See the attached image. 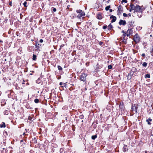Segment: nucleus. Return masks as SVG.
Listing matches in <instances>:
<instances>
[{"instance_id": "43", "label": "nucleus", "mask_w": 153, "mask_h": 153, "mask_svg": "<svg viewBox=\"0 0 153 153\" xmlns=\"http://www.w3.org/2000/svg\"><path fill=\"white\" fill-rule=\"evenodd\" d=\"M108 1H110V0H108Z\"/></svg>"}, {"instance_id": "5", "label": "nucleus", "mask_w": 153, "mask_h": 153, "mask_svg": "<svg viewBox=\"0 0 153 153\" xmlns=\"http://www.w3.org/2000/svg\"><path fill=\"white\" fill-rule=\"evenodd\" d=\"M132 33L133 30L131 29H128L127 31V36H129L131 35L132 34Z\"/></svg>"}, {"instance_id": "12", "label": "nucleus", "mask_w": 153, "mask_h": 153, "mask_svg": "<svg viewBox=\"0 0 153 153\" xmlns=\"http://www.w3.org/2000/svg\"><path fill=\"white\" fill-rule=\"evenodd\" d=\"M131 71L132 72H132V74H133L136 71V68L134 67L132 68Z\"/></svg>"}, {"instance_id": "6", "label": "nucleus", "mask_w": 153, "mask_h": 153, "mask_svg": "<svg viewBox=\"0 0 153 153\" xmlns=\"http://www.w3.org/2000/svg\"><path fill=\"white\" fill-rule=\"evenodd\" d=\"M137 105L134 104V105H133L131 109L132 111H134L135 113H136L137 112Z\"/></svg>"}, {"instance_id": "13", "label": "nucleus", "mask_w": 153, "mask_h": 153, "mask_svg": "<svg viewBox=\"0 0 153 153\" xmlns=\"http://www.w3.org/2000/svg\"><path fill=\"white\" fill-rule=\"evenodd\" d=\"M146 121V122H147L148 124L149 125H150L151 123H150V122L152 121V119H151L150 118H149Z\"/></svg>"}, {"instance_id": "18", "label": "nucleus", "mask_w": 153, "mask_h": 153, "mask_svg": "<svg viewBox=\"0 0 153 153\" xmlns=\"http://www.w3.org/2000/svg\"><path fill=\"white\" fill-rule=\"evenodd\" d=\"M112 27V25H111V24H110L108 27V29L109 30H111V29Z\"/></svg>"}, {"instance_id": "16", "label": "nucleus", "mask_w": 153, "mask_h": 153, "mask_svg": "<svg viewBox=\"0 0 153 153\" xmlns=\"http://www.w3.org/2000/svg\"><path fill=\"white\" fill-rule=\"evenodd\" d=\"M0 127L1 128L5 127V123L4 122H2V124H1L0 125Z\"/></svg>"}, {"instance_id": "19", "label": "nucleus", "mask_w": 153, "mask_h": 153, "mask_svg": "<svg viewBox=\"0 0 153 153\" xmlns=\"http://www.w3.org/2000/svg\"><path fill=\"white\" fill-rule=\"evenodd\" d=\"M118 10L119 11H121L123 10V8L121 6H119L118 7Z\"/></svg>"}, {"instance_id": "32", "label": "nucleus", "mask_w": 153, "mask_h": 153, "mask_svg": "<svg viewBox=\"0 0 153 153\" xmlns=\"http://www.w3.org/2000/svg\"><path fill=\"white\" fill-rule=\"evenodd\" d=\"M9 4L10 6H12V1H9Z\"/></svg>"}, {"instance_id": "31", "label": "nucleus", "mask_w": 153, "mask_h": 153, "mask_svg": "<svg viewBox=\"0 0 153 153\" xmlns=\"http://www.w3.org/2000/svg\"><path fill=\"white\" fill-rule=\"evenodd\" d=\"M151 55L153 56V47L152 51L151 52Z\"/></svg>"}, {"instance_id": "7", "label": "nucleus", "mask_w": 153, "mask_h": 153, "mask_svg": "<svg viewBox=\"0 0 153 153\" xmlns=\"http://www.w3.org/2000/svg\"><path fill=\"white\" fill-rule=\"evenodd\" d=\"M126 21L125 20H120L119 24V25H125L126 24Z\"/></svg>"}, {"instance_id": "23", "label": "nucleus", "mask_w": 153, "mask_h": 153, "mask_svg": "<svg viewBox=\"0 0 153 153\" xmlns=\"http://www.w3.org/2000/svg\"><path fill=\"white\" fill-rule=\"evenodd\" d=\"M58 70L59 71H62V67L58 65Z\"/></svg>"}, {"instance_id": "14", "label": "nucleus", "mask_w": 153, "mask_h": 153, "mask_svg": "<svg viewBox=\"0 0 153 153\" xmlns=\"http://www.w3.org/2000/svg\"><path fill=\"white\" fill-rule=\"evenodd\" d=\"M60 85H62V86L63 87H66V83H63L62 82H60L59 84Z\"/></svg>"}, {"instance_id": "20", "label": "nucleus", "mask_w": 153, "mask_h": 153, "mask_svg": "<svg viewBox=\"0 0 153 153\" xmlns=\"http://www.w3.org/2000/svg\"><path fill=\"white\" fill-rule=\"evenodd\" d=\"M97 137V135H93L91 137V138L93 140H94Z\"/></svg>"}, {"instance_id": "27", "label": "nucleus", "mask_w": 153, "mask_h": 153, "mask_svg": "<svg viewBox=\"0 0 153 153\" xmlns=\"http://www.w3.org/2000/svg\"><path fill=\"white\" fill-rule=\"evenodd\" d=\"M108 68L109 69H111V68H112V65H108Z\"/></svg>"}, {"instance_id": "4", "label": "nucleus", "mask_w": 153, "mask_h": 153, "mask_svg": "<svg viewBox=\"0 0 153 153\" xmlns=\"http://www.w3.org/2000/svg\"><path fill=\"white\" fill-rule=\"evenodd\" d=\"M87 76L86 74L85 73L82 74L81 75L80 79L81 81H84L86 80V77Z\"/></svg>"}, {"instance_id": "11", "label": "nucleus", "mask_w": 153, "mask_h": 153, "mask_svg": "<svg viewBox=\"0 0 153 153\" xmlns=\"http://www.w3.org/2000/svg\"><path fill=\"white\" fill-rule=\"evenodd\" d=\"M127 145H124L123 148V151L124 152H125L127 150Z\"/></svg>"}, {"instance_id": "25", "label": "nucleus", "mask_w": 153, "mask_h": 153, "mask_svg": "<svg viewBox=\"0 0 153 153\" xmlns=\"http://www.w3.org/2000/svg\"><path fill=\"white\" fill-rule=\"evenodd\" d=\"M34 101L36 103H38L39 102V100L37 99H36L34 100Z\"/></svg>"}, {"instance_id": "17", "label": "nucleus", "mask_w": 153, "mask_h": 153, "mask_svg": "<svg viewBox=\"0 0 153 153\" xmlns=\"http://www.w3.org/2000/svg\"><path fill=\"white\" fill-rule=\"evenodd\" d=\"M36 59V56L35 54H33V60H35Z\"/></svg>"}, {"instance_id": "40", "label": "nucleus", "mask_w": 153, "mask_h": 153, "mask_svg": "<svg viewBox=\"0 0 153 153\" xmlns=\"http://www.w3.org/2000/svg\"><path fill=\"white\" fill-rule=\"evenodd\" d=\"M69 7H70V5H68L67 6V8H69Z\"/></svg>"}, {"instance_id": "8", "label": "nucleus", "mask_w": 153, "mask_h": 153, "mask_svg": "<svg viewBox=\"0 0 153 153\" xmlns=\"http://www.w3.org/2000/svg\"><path fill=\"white\" fill-rule=\"evenodd\" d=\"M97 18L99 19H102V13H99L97 15Z\"/></svg>"}, {"instance_id": "3", "label": "nucleus", "mask_w": 153, "mask_h": 153, "mask_svg": "<svg viewBox=\"0 0 153 153\" xmlns=\"http://www.w3.org/2000/svg\"><path fill=\"white\" fill-rule=\"evenodd\" d=\"M134 40L137 43L140 40V38L137 34L135 35L134 37Z\"/></svg>"}, {"instance_id": "28", "label": "nucleus", "mask_w": 153, "mask_h": 153, "mask_svg": "<svg viewBox=\"0 0 153 153\" xmlns=\"http://www.w3.org/2000/svg\"><path fill=\"white\" fill-rule=\"evenodd\" d=\"M107 26L106 25H104L103 26L102 28L103 29H106L107 28Z\"/></svg>"}, {"instance_id": "1", "label": "nucleus", "mask_w": 153, "mask_h": 153, "mask_svg": "<svg viewBox=\"0 0 153 153\" xmlns=\"http://www.w3.org/2000/svg\"><path fill=\"white\" fill-rule=\"evenodd\" d=\"M131 8L132 10H134V12H141V7L138 6H134V4H131L130 5Z\"/></svg>"}, {"instance_id": "41", "label": "nucleus", "mask_w": 153, "mask_h": 153, "mask_svg": "<svg viewBox=\"0 0 153 153\" xmlns=\"http://www.w3.org/2000/svg\"><path fill=\"white\" fill-rule=\"evenodd\" d=\"M25 132L23 133V135H25Z\"/></svg>"}, {"instance_id": "29", "label": "nucleus", "mask_w": 153, "mask_h": 153, "mask_svg": "<svg viewBox=\"0 0 153 153\" xmlns=\"http://www.w3.org/2000/svg\"><path fill=\"white\" fill-rule=\"evenodd\" d=\"M123 16L124 17H127V15L126 13H123Z\"/></svg>"}, {"instance_id": "33", "label": "nucleus", "mask_w": 153, "mask_h": 153, "mask_svg": "<svg viewBox=\"0 0 153 153\" xmlns=\"http://www.w3.org/2000/svg\"><path fill=\"white\" fill-rule=\"evenodd\" d=\"M56 9L55 8H53V11L54 12H56Z\"/></svg>"}, {"instance_id": "42", "label": "nucleus", "mask_w": 153, "mask_h": 153, "mask_svg": "<svg viewBox=\"0 0 153 153\" xmlns=\"http://www.w3.org/2000/svg\"><path fill=\"white\" fill-rule=\"evenodd\" d=\"M118 27L119 28H120V27Z\"/></svg>"}, {"instance_id": "30", "label": "nucleus", "mask_w": 153, "mask_h": 153, "mask_svg": "<svg viewBox=\"0 0 153 153\" xmlns=\"http://www.w3.org/2000/svg\"><path fill=\"white\" fill-rule=\"evenodd\" d=\"M122 3L125 2L126 3L127 2V1L126 0H122Z\"/></svg>"}, {"instance_id": "35", "label": "nucleus", "mask_w": 153, "mask_h": 153, "mask_svg": "<svg viewBox=\"0 0 153 153\" xmlns=\"http://www.w3.org/2000/svg\"><path fill=\"white\" fill-rule=\"evenodd\" d=\"M142 56L143 57H144L145 56V54L144 53H143L142 54Z\"/></svg>"}, {"instance_id": "10", "label": "nucleus", "mask_w": 153, "mask_h": 153, "mask_svg": "<svg viewBox=\"0 0 153 153\" xmlns=\"http://www.w3.org/2000/svg\"><path fill=\"white\" fill-rule=\"evenodd\" d=\"M134 21H129L128 22V25H130V27H132L133 26V25L134 24Z\"/></svg>"}, {"instance_id": "15", "label": "nucleus", "mask_w": 153, "mask_h": 153, "mask_svg": "<svg viewBox=\"0 0 153 153\" xmlns=\"http://www.w3.org/2000/svg\"><path fill=\"white\" fill-rule=\"evenodd\" d=\"M122 33H123V38H124V40H125V36H127V33H125L124 31L123 30L122 31Z\"/></svg>"}, {"instance_id": "39", "label": "nucleus", "mask_w": 153, "mask_h": 153, "mask_svg": "<svg viewBox=\"0 0 153 153\" xmlns=\"http://www.w3.org/2000/svg\"><path fill=\"white\" fill-rule=\"evenodd\" d=\"M128 15L130 16H131V14L130 13H129V14H128Z\"/></svg>"}, {"instance_id": "22", "label": "nucleus", "mask_w": 153, "mask_h": 153, "mask_svg": "<svg viewBox=\"0 0 153 153\" xmlns=\"http://www.w3.org/2000/svg\"><path fill=\"white\" fill-rule=\"evenodd\" d=\"M150 77V75L149 74H146L145 75V78H149Z\"/></svg>"}, {"instance_id": "24", "label": "nucleus", "mask_w": 153, "mask_h": 153, "mask_svg": "<svg viewBox=\"0 0 153 153\" xmlns=\"http://www.w3.org/2000/svg\"><path fill=\"white\" fill-rule=\"evenodd\" d=\"M110 8V5L107 6L105 7V10H108Z\"/></svg>"}, {"instance_id": "34", "label": "nucleus", "mask_w": 153, "mask_h": 153, "mask_svg": "<svg viewBox=\"0 0 153 153\" xmlns=\"http://www.w3.org/2000/svg\"><path fill=\"white\" fill-rule=\"evenodd\" d=\"M39 42H40L42 43V42H43V40H42V39H41L40 40Z\"/></svg>"}, {"instance_id": "2", "label": "nucleus", "mask_w": 153, "mask_h": 153, "mask_svg": "<svg viewBox=\"0 0 153 153\" xmlns=\"http://www.w3.org/2000/svg\"><path fill=\"white\" fill-rule=\"evenodd\" d=\"M76 12L78 14L77 15V16L79 18H80L85 15L84 12L80 10H77Z\"/></svg>"}, {"instance_id": "26", "label": "nucleus", "mask_w": 153, "mask_h": 153, "mask_svg": "<svg viewBox=\"0 0 153 153\" xmlns=\"http://www.w3.org/2000/svg\"><path fill=\"white\" fill-rule=\"evenodd\" d=\"M27 3L26 1H25L23 3V4L25 7H27V6L26 5Z\"/></svg>"}, {"instance_id": "37", "label": "nucleus", "mask_w": 153, "mask_h": 153, "mask_svg": "<svg viewBox=\"0 0 153 153\" xmlns=\"http://www.w3.org/2000/svg\"><path fill=\"white\" fill-rule=\"evenodd\" d=\"M109 11L110 12H112V9H110Z\"/></svg>"}, {"instance_id": "38", "label": "nucleus", "mask_w": 153, "mask_h": 153, "mask_svg": "<svg viewBox=\"0 0 153 153\" xmlns=\"http://www.w3.org/2000/svg\"><path fill=\"white\" fill-rule=\"evenodd\" d=\"M132 10V9L131 8V9L129 10V11L130 12H131V11Z\"/></svg>"}, {"instance_id": "9", "label": "nucleus", "mask_w": 153, "mask_h": 153, "mask_svg": "<svg viewBox=\"0 0 153 153\" xmlns=\"http://www.w3.org/2000/svg\"><path fill=\"white\" fill-rule=\"evenodd\" d=\"M110 18L112 19L111 20V22H115L116 20V17L115 16H111L110 17Z\"/></svg>"}, {"instance_id": "21", "label": "nucleus", "mask_w": 153, "mask_h": 153, "mask_svg": "<svg viewBox=\"0 0 153 153\" xmlns=\"http://www.w3.org/2000/svg\"><path fill=\"white\" fill-rule=\"evenodd\" d=\"M147 63L146 62H144L143 64L142 65L143 66L146 67L147 66Z\"/></svg>"}, {"instance_id": "36", "label": "nucleus", "mask_w": 153, "mask_h": 153, "mask_svg": "<svg viewBox=\"0 0 153 153\" xmlns=\"http://www.w3.org/2000/svg\"><path fill=\"white\" fill-rule=\"evenodd\" d=\"M102 42H100L99 43V44L100 45H102Z\"/></svg>"}]
</instances>
